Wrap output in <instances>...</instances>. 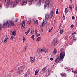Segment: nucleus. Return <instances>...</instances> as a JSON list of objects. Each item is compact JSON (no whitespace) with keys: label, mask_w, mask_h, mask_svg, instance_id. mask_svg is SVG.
<instances>
[{"label":"nucleus","mask_w":77,"mask_h":77,"mask_svg":"<svg viewBox=\"0 0 77 77\" xmlns=\"http://www.w3.org/2000/svg\"><path fill=\"white\" fill-rule=\"evenodd\" d=\"M54 13L53 12V11H51L50 13V15H49V14L48 13L46 14L45 15V21H44V20H43V23L42 26L43 25L45 26L46 24V23L47 22V21H48V20L49 19V17H50H50L51 18H52L53 17V14Z\"/></svg>","instance_id":"f257e3e1"},{"label":"nucleus","mask_w":77,"mask_h":77,"mask_svg":"<svg viewBox=\"0 0 77 77\" xmlns=\"http://www.w3.org/2000/svg\"><path fill=\"white\" fill-rule=\"evenodd\" d=\"M62 54H63V53L61 52L60 55V58L59 55H57V58L55 60V62L56 63L57 62H61L63 61V60L64 58V57H65V52H63V55Z\"/></svg>","instance_id":"f03ea898"},{"label":"nucleus","mask_w":77,"mask_h":77,"mask_svg":"<svg viewBox=\"0 0 77 77\" xmlns=\"http://www.w3.org/2000/svg\"><path fill=\"white\" fill-rule=\"evenodd\" d=\"M18 3V0H15L14 2L11 1L10 3V5L13 8H14V7H15Z\"/></svg>","instance_id":"7ed1b4c3"},{"label":"nucleus","mask_w":77,"mask_h":77,"mask_svg":"<svg viewBox=\"0 0 77 77\" xmlns=\"http://www.w3.org/2000/svg\"><path fill=\"white\" fill-rule=\"evenodd\" d=\"M50 0H46V1L45 2L44 9L48 8V7H49V5H50Z\"/></svg>","instance_id":"20e7f679"},{"label":"nucleus","mask_w":77,"mask_h":77,"mask_svg":"<svg viewBox=\"0 0 77 77\" xmlns=\"http://www.w3.org/2000/svg\"><path fill=\"white\" fill-rule=\"evenodd\" d=\"M58 41L56 39H53L52 41V44L54 46H56L58 44Z\"/></svg>","instance_id":"39448f33"},{"label":"nucleus","mask_w":77,"mask_h":77,"mask_svg":"<svg viewBox=\"0 0 77 77\" xmlns=\"http://www.w3.org/2000/svg\"><path fill=\"white\" fill-rule=\"evenodd\" d=\"M10 23V21L9 20H8L7 21L6 23L5 22H3V26L5 27V26H7V27H9V23Z\"/></svg>","instance_id":"423d86ee"},{"label":"nucleus","mask_w":77,"mask_h":77,"mask_svg":"<svg viewBox=\"0 0 77 77\" xmlns=\"http://www.w3.org/2000/svg\"><path fill=\"white\" fill-rule=\"evenodd\" d=\"M38 0H28V5L29 6H30V5H32L33 2L35 3V2H36Z\"/></svg>","instance_id":"0eeeda50"},{"label":"nucleus","mask_w":77,"mask_h":77,"mask_svg":"<svg viewBox=\"0 0 77 77\" xmlns=\"http://www.w3.org/2000/svg\"><path fill=\"white\" fill-rule=\"evenodd\" d=\"M25 22L24 21H23L21 24V27L22 29H24L25 28Z\"/></svg>","instance_id":"6e6552de"},{"label":"nucleus","mask_w":77,"mask_h":77,"mask_svg":"<svg viewBox=\"0 0 77 77\" xmlns=\"http://www.w3.org/2000/svg\"><path fill=\"white\" fill-rule=\"evenodd\" d=\"M37 52H38V53H40V52H44V49L38 48L37 49Z\"/></svg>","instance_id":"1a4fd4ad"},{"label":"nucleus","mask_w":77,"mask_h":77,"mask_svg":"<svg viewBox=\"0 0 77 77\" xmlns=\"http://www.w3.org/2000/svg\"><path fill=\"white\" fill-rule=\"evenodd\" d=\"M30 60H31V62H33L35 61V58L34 57H30Z\"/></svg>","instance_id":"9d476101"},{"label":"nucleus","mask_w":77,"mask_h":77,"mask_svg":"<svg viewBox=\"0 0 77 77\" xmlns=\"http://www.w3.org/2000/svg\"><path fill=\"white\" fill-rule=\"evenodd\" d=\"M33 21L34 22V23L35 24H38V20H37L36 19H34Z\"/></svg>","instance_id":"9b49d317"},{"label":"nucleus","mask_w":77,"mask_h":77,"mask_svg":"<svg viewBox=\"0 0 77 77\" xmlns=\"http://www.w3.org/2000/svg\"><path fill=\"white\" fill-rule=\"evenodd\" d=\"M28 2V0H24L23 1V4L24 5H26L27 3V2Z\"/></svg>","instance_id":"f8f14e48"},{"label":"nucleus","mask_w":77,"mask_h":77,"mask_svg":"<svg viewBox=\"0 0 77 77\" xmlns=\"http://www.w3.org/2000/svg\"><path fill=\"white\" fill-rule=\"evenodd\" d=\"M30 30H31V28H29V29L28 30V31L25 32V34L26 35H27V34L29 33V32H30Z\"/></svg>","instance_id":"ddd939ff"},{"label":"nucleus","mask_w":77,"mask_h":77,"mask_svg":"<svg viewBox=\"0 0 77 77\" xmlns=\"http://www.w3.org/2000/svg\"><path fill=\"white\" fill-rule=\"evenodd\" d=\"M75 37V35H73L72 37V38H73V41H76V38H74Z\"/></svg>","instance_id":"4468645a"},{"label":"nucleus","mask_w":77,"mask_h":77,"mask_svg":"<svg viewBox=\"0 0 77 77\" xmlns=\"http://www.w3.org/2000/svg\"><path fill=\"white\" fill-rule=\"evenodd\" d=\"M8 37H7L6 38H5L4 40V42L5 43H6L7 42V41H8Z\"/></svg>","instance_id":"2eb2a0df"},{"label":"nucleus","mask_w":77,"mask_h":77,"mask_svg":"<svg viewBox=\"0 0 77 77\" xmlns=\"http://www.w3.org/2000/svg\"><path fill=\"white\" fill-rule=\"evenodd\" d=\"M41 2H38L37 4V6H40L41 5Z\"/></svg>","instance_id":"dca6fc26"},{"label":"nucleus","mask_w":77,"mask_h":77,"mask_svg":"<svg viewBox=\"0 0 77 77\" xmlns=\"http://www.w3.org/2000/svg\"><path fill=\"white\" fill-rule=\"evenodd\" d=\"M10 23L11 26H14V22H13V21H10Z\"/></svg>","instance_id":"f3484780"},{"label":"nucleus","mask_w":77,"mask_h":77,"mask_svg":"<svg viewBox=\"0 0 77 77\" xmlns=\"http://www.w3.org/2000/svg\"><path fill=\"white\" fill-rule=\"evenodd\" d=\"M45 69V68H44L42 70V73H44V72H45V71H46Z\"/></svg>","instance_id":"a211bd4d"},{"label":"nucleus","mask_w":77,"mask_h":77,"mask_svg":"<svg viewBox=\"0 0 77 77\" xmlns=\"http://www.w3.org/2000/svg\"><path fill=\"white\" fill-rule=\"evenodd\" d=\"M31 23H32V22L31 21V19L30 18L28 22V24H31Z\"/></svg>","instance_id":"6ab92c4d"},{"label":"nucleus","mask_w":77,"mask_h":77,"mask_svg":"<svg viewBox=\"0 0 77 77\" xmlns=\"http://www.w3.org/2000/svg\"><path fill=\"white\" fill-rule=\"evenodd\" d=\"M64 12L66 14H67V13H68V9H67V8H65Z\"/></svg>","instance_id":"aec40b11"},{"label":"nucleus","mask_w":77,"mask_h":77,"mask_svg":"<svg viewBox=\"0 0 77 77\" xmlns=\"http://www.w3.org/2000/svg\"><path fill=\"white\" fill-rule=\"evenodd\" d=\"M12 35H14V36H16V33L14 31H13L11 34Z\"/></svg>","instance_id":"412c9836"},{"label":"nucleus","mask_w":77,"mask_h":77,"mask_svg":"<svg viewBox=\"0 0 77 77\" xmlns=\"http://www.w3.org/2000/svg\"><path fill=\"white\" fill-rule=\"evenodd\" d=\"M38 70H36L35 72V75H37V74H38Z\"/></svg>","instance_id":"4be33fe9"},{"label":"nucleus","mask_w":77,"mask_h":77,"mask_svg":"<svg viewBox=\"0 0 77 77\" xmlns=\"http://www.w3.org/2000/svg\"><path fill=\"white\" fill-rule=\"evenodd\" d=\"M66 74L64 73H61V75L62 77H63V76H65Z\"/></svg>","instance_id":"5701e85b"},{"label":"nucleus","mask_w":77,"mask_h":77,"mask_svg":"<svg viewBox=\"0 0 77 77\" xmlns=\"http://www.w3.org/2000/svg\"><path fill=\"white\" fill-rule=\"evenodd\" d=\"M6 2L7 3V4L8 5H9V2H10V0H5Z\"/></svg>","instance_id":"b1692460"},{"label":"nucleus","mask_w":77,"mask_h":77,"mask_svg":"<svg viewBox=\"0 0 77 77\" xmlns=\"http://www.w3.org/2000/svg\"><path fill=\"white\" fill-rule=\"evenodd\" d=\"M27 46H25L24 48V50L25 52L26 51V49H27Z\"/></svg>","instance_id":"393cba45"},{"label":"nucleus","mask_w":77,"mask_h":77,"mask_svg":"<svg viewBox=\"0 0 77 77\" xmlns=\"http://www.w3.org/2000/svg\"><path fill=\"white\" fill-rule=\"evenodd\" d=\"M41 40V37H38L37 39V41H39Z\"/></svg>","instance_id":"a878e982"},{"label":"nucleus","mask_w":77,"mask_h":77,"mask_svg":"<svg viewBox=\"0 0 77 77\" xmlns=\"http://www.w3.org/2000/svg\"><path fill=\"white\" fill-rule=\"evenodd\" d=\"M39 2L40 3H44V0H39Z\"/></svg>","instance_id":"bb28decb"},{"label":"nucleus","mask_w":77,"mask_h":77,"mask_svg":"<svg viewBox=\"0 0 77 77\" xmlns=\"http://www.w3.org/2000/svg\"><path fill=\"white\" fill-rule=\"evenodd\" d=\"M23 70H18V71L19 72V74H21L22 72H23Z\"/></svg>","instance_id":"cd10ccee"},{"label":"nucleus","mask_w":77,"mask_h":77,"mask_svg":"<svg viewBox=\"0 0 77 77\" xmlns=\"http://www.w3.org/2000/svg\"><path fill=\"white\" fill-rule=\"evenodd\" d=\"M35 33V34L36 35H38V31H37V30L36 29H35L34 31Z\"/></svg>","instance_id":"c85d7f7f"},{"label":"nucleus","mask_w":77,"mask_h":77,"mask_svg":"<svg viewBox=\"0 0 77 77\" xmlns=\"http://www.w3.org/2000/svg\"><path fill=\"white\" fill-rule=\"evenodd\" d=\"M56 49H54V51L53 52L54 53V54L56 53Z\"/></svg>","instance_id":"c756f323"},{"label":"nucleus","mask_w":77,"mask_h":77,"mask_svg":"<svg viewBox=\"0 0 77 77\" xmlns=\"http://www.w3.org/2000/svg\"><path fill=\"white\" fill-rule=\"evenodd\" d=\"M43 51L45 53H47L48 51V50H47V49H45V50H43Z\"/></svg>","instance_id":"7c9ffc66"},{"label":"nucleus","mask_w":77,"mask_h":77,"mask_svg":"<svg viewBox=\"0 0 77 77\" xmlns=\"http://www.w3.org/2000/svg\"><path fill=\"white\" fill-rule=\"evenodd\" d=\"M33 32H34V31L33 30H32L31 31V34L32 35L33 34Z\"/></svg>","instance_id":"2f4dec72"},{"label":"nucleus","mask_w":77,"mask_h":77,"mask_svg":"<svg viewBox=\"0 0 77 77\" xmlns=\"http://www.w3.org/2000/svg\"><path fill=\"white\" fill-rule=\"evenodd\" d=\"M31 38H32V39H33V40H35V39L34 38V35H32V36H31Z\"/></svg>","instance_id":"473e14b6"},{"label":"nucleus","mask_w":77,"mask_h":77,"mask_svg":"<svg viewBox=\"0 0 77 77\" xmlns=\"http://www.w3.org/2000/svg\"><path fill=\"white\" fill-rule=\"evenodd\" d=\"M69 8L70 9H72V5H70L69 6Z\"/></svg>","instance_id":"72a5a7b5"},{"label":"nucleus","mask_w":77,"mask_h":77,"mask_svg":"<svg viewBox=\"0 0 77 77\" xmlns=\"http://www.w3.org/2000/svg\"><path fill=\"white\" fill-rule=\"evenodd\" d=\"M53 29V27H52L51 29L49 30V32H51Z\"/></svg>","instance_id":"f704fd0d"},{"label":"nucleus","mask_w":77,"mask_h":77,"mask_svg":"<svg viewBox=\"0 0 77 77\" xmlns=\"http://www.w3.org/2000/svg\"><path fill=\"white\" fill-rule=\"evenodd\" d=\"M62 33H63V30L60 29V34H62Z\"/></svg>","instance_id":"c9c22d12"},{"label":"nucleus","mask_w":77,"mask_h":77,"mask_svg":"<svg viewBox=\"0 0 77 77\" xmlns=\"http://www.w3.org/2000/svg\"><path fill=\"white\" fill-rule=\"evenodd\" d=\"M18 18H16L15 20V22H16V23H18Z\"/></svg>","instance_id":"e433bc0d"},{"label":"nucleus","mask_w":77,"mask_h":77,"mask_svg":"<svg viewBox=\"0 0 77 77\" xmlns=\"http://www.w3.org/2000/svg\"><path fill=\"white\" fill-rule=\"evenodd\" d=\"M58 12H59V11H58V9H56V14H58Z\"/></svg>","instance_id":"4c0bfd02"},{"label":"nucleus","mask_w":77,"mask_h":77,"mask_svg":"<svg viewBox=\"0 0 77 77\" xmlns=\"http://www.w3.org/2000/svg\"><path fill=\"white\" fill-rule=\"evenodd\" d=\"M63 20L65 19V16L64 15H63Z\"/></svg>","instance_id":"58836bf2"},{"label":"nucleus","mask_w":77,"mask_h":77,"mask_svg":"<svg viewBox=\"0 0 77 77\" xmlns=\"http://www.w3.org/2000/svg\"><path fill=\"white\" fill-rule=\"evenodd\" d=\"M23 42H24V41H25V38H24V37H23Z\"/></svg>","instance_id":"ea45409f"},{"label":"nucleus","mask_w":77,"mask_h":77,"mask_svg":"<svg viewBox=\"0 0 77 77\" xmlns=\"http://www.w3.org/2000/svg\"><path fill=\"white\" fill-rule=\"evenodd\" d=\"M18 68H19V69L20 68V69H23V66H20V67Z\"/></svg>","instance_id":"a19ab883"},{"label":"nucleus","mask_w":77,"mask_h":77,"mask_svg":"<svg viewBox=\"0 0 77 77\" xmlns=\"http://www.w3.org/2000/svg\"><path fill=\"white\" fill-rule=\"evenodd\" d=\"M13 39H14V37L13 36H11L10 38V39H11V40H13Z\"/></svg>","instance_id":"79ce46f5"},{"label":"nucleus","mask_w":77,"mask_h":77,"mask_svg":"<svg viewBox=\"0 0 77 77\" xmlns=\"http://www.w3.org/2000/svg\"><path fill=\"white\" fill-rule=\"evenodd\" d=\"M68 33L69 34H71V30H68Z\"/></svg>","instance_id":"37998d69"},{"label":"nucleus","mask_w":77,"mask_h":77,"mask_svg":"<svg viewBox=\"0 0 77 77\" xmlns=\"http://www.w3.org/2000/svg\"><path fill=\"white\" fill-rule=\"evenodd\" d=\"M74 27V25H72L70 27L72 28V27Z\"/></svg>","instance_id":"c03bdc74"},{"label":"nucleus","mask_w":77,"mask_h":77,"mask_svg":"<svg viewBox=\"0 0 77 77\" xmlns=\"http://www.w3.org/2000/svg\"><path fill=\"white\" fill-rule=\"evenodd\" d=\"M40 36V34H38L36 35V37H39V36Z\"/></svg>","instance_id":"a18cd8bd"},{"label":"nucleus","mask_w":77,"mask_h":77,"mask_svg":"<svg viewBox=\"0 0 77 77\" xmlns=\"http://www.w3.org/2000/svg\"><path fill=\"white\" fill-rule=\"evenodd\" d=\"M50 60H53V58H50Z\"/></svg>","instance_id":"49530a36"},{"label":"nucleus","mask_w":77,"mask_h":77,"mask_svg":"<svg viewBox=\"0 0 77 77\" xmlns=\"http://www.w3.org/2000/svg\"><path fill=\"white\" fill-rule=\"evenodd\" d=\"M74 18H75V17H74V16H72V20H74Z\"/></svg>","instance_id":"de8ad7c7"},{"label":"nucleus","mask_w":77,"mask_h":77,"mask_svg":"<svg viewBox=\"0 0 77 77\" xmlns=\"http://www.w3.org/2000/svg\"><path fill=\"white\" fill-rule=\"evenodd\" d=\"M75 34H76V32H74L72 34V35H75Z\"/></svg>","instance_id":"09e8293b"},{"label":"nucleus","mask_w":77,"mask_h":77,"mask_svg":"<svg viewBox=\"0 0 77 77\" xmlns=\"http://www.w3.org/2000/svg\"><path fill=\"white\" fill-rule=\"evenodd\" d=\"M51 72H49V71H48V74L49 75H50V74H51Z\"/></svg>","instance_id":"8fccbe9b"},{"label":"nucleus","mask_w":77,"mask_h":77,"mask_svg":"<svg viewBox=\"0 0 77 77\" xmlns=\"http://www.w3.org/2000/svg\"><path fill=\"white\" fill-rule=\"evenodd\" d=\"M63 51V48H62L61 49V51Z\"/></svg>","instance_id":"3c124183"},{"label":"nucleus","mask_w":77,"mask_h":77,"mask_svg":"<svg viewBox=\"0 0 77 77\" xmlns=\"http://www.w3.org/2000/svg\"><path fill=\"white\" fill-rule=\"evenodd\" d=\"M56 22V20H54V24H55Z\"/></svg>","instance_id":"603ef678"},{"label":"nucleus","mask_w":77,"mask_h":77,"mask_svg":"<svg viewBox=\"0 0 77 77\" xmlns=\"http://www.w3.org/2000/svg\"><path fill=\"white\" fill-rule=\"evenodd\" d=\"M2 27V24H0V30L1 29V28Z\"/></svg>","instance_id":"864d4df0"},{"label":"nucleus","mask_w":77,"mask_h":77,"mask_svg":"<svg viewBox=\"0 0 77 77\" xmlns=\"http://www.w3.org/2000/svg\"><path fill=\"white\" fill-rule=\"evenodd\" d=\"M24 75H25L24 77H27V74H25Z\"/></svg>","instance_id":"5fc2aeb1"},{"label":"nucleus","mask_w":77,"mask_h":77,"mask_svg":"<svg viewBox=\"0 0 77 77\" xmlns=\"http://www.w3.org/2000/svg\"><path fill=\"white\" fill-rule=\"evenodd\" d=\"M61 26H62V24H61V23H60V24L59 28H60V27H61Z\"/></svg>","instance_id":"6e6d98bb"},{"label":"nucleus","mask_w":77,"mask_h":77,"mask_svg":"<svg viewBox=\"0 0 77 77\" xmlns=\"http://www.w3.org/2000/svg\"><path fill=\"white\" fill-rule=\"evenodd\" d=\"M74 73H75V74H77V72H76V71H74Z\"/></svg>","instance_id":"4d7b16f0"},{"label":"nucleus","mask_w":77,"mask_h":77,"mask_svg":"<svg viewBox=\"0 0 77 77\" xmlns=\"http://www.w3.org/2000/svg\"><path fill=\"white\" fill-rule=\"evenodd\" d=\"M64 68L66 69H68V68H67V67H65Z\"/></svg>","instance_id":"13d9d810"},{"label":"nucleus","mask_w":77,"mask_h":77,"mask_svg":"<svg viewBox=\"0 0 77 77\" xmlns=\"http://www.w3.org/2000/svg\"><path fill=\"white\" fill-rule=\"evenodd\" d=\"M75 10H76V11H77V7H76Z\"/></svg>","instance_id":"bf43d9fd"},{"label":"nucleus","mask_w":77,"mask_h":77,"mask_svg":"<svg viewBox=\"0 0 77 77\" xmlns=\"http://www.w3.org/2000/svg\"><path fill=\"white\" fill-rule=\"evenodd\" d=\"M41 30L42 31V32H43V29H42Z\"/></svg>","instance_id":"052dcab7"},{"label":"nucleus","mask_w":77,"mask_h":77,"mask_svg":"<svg viewBox=\"0 0 77 77\" xmlns=\"http://www.w3.org/2000/svg\"><path fill=\"white\" fill-rule=\"evenodd\" d=\"M72 72H74V71L72 70Z\"/></svg>","instance_id":"680f3d73"},{"label":"nucleus","mask_w":77,"mask_h":77,"mask_svg":"<svg viewBox=\"0 0 77 77\" xmlns=\"http://www.w3.org/2000/svg\"><path fill=\"white\" fill-rule=\"evenodd\" d=\"M5 36H6V37H7V35H5Z\"/></svg>","instance_id":"e2e57ef3"},{"label":"nucleus","mask_w":77,"mask_h":77,"mask_svg":"<svg viewBox=\"0 0 77 77\" xmlns=\"http://www.w3.org/2000/svg\"><path fill=\"white\" fill-rule=\"evenodd\" d=\"M11 32H13V31H11Z\"/></svg>","instance_id":"0e129e2a"},{"label":"nucleus","mask_w":77,"mask_h":77,"mask_svg":"<svg viewBox=\"0 0 77 77\" xmlns=\"http://www.w3.org/2000/svg\"><path fill=\"white\" fill-rule=\"evenodd\" d=\"M63 0H62V2H63Z\"/></svg>","instance_id":"69168bd1"},{"label":"nucleus","mask_w":77,"mask_h":77,"mask_svg":"<svg viewBox=\"0 0 77 77\" xmlns=\"http://www.w3.org/2000/svg\"><path fill=\"white\" fill-rule=\"evenodd\" d=\"M71 0H70L71 1H72Z\"/></svg>","instance_id":"338daca9"}]
</instances>
